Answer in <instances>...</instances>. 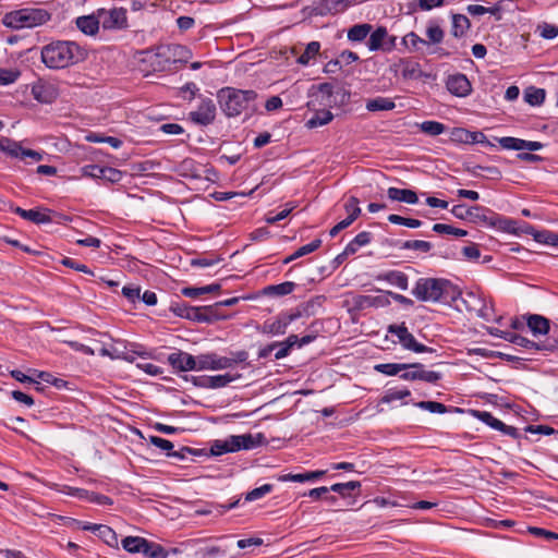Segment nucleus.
Listing matches in <instances>:
<instances>
[{"label": "nucleus", "instance_id": "c9c22d12", "mask_svg": "<svg viewBox=\"0 0 558 558\" xmlns=\"http://www.w3.org/2000/svg\"><path fill=\"white\" fill-rule=\"evenodd\" d=\"M333 119V114L329 110L316 111L315 114L307 120L306 126L315 129L328 124Z\"/></svg>", "mask_w": 558, "mask_h": 558}, {"label": "nucleus", "instance_id": "0eeeda50", "mask_svg": "<svg viewBox=\"0 0 558 558\" xmlns=\"http://www.w3.org/2000/svg\"><path fill=\"white\" fill-rule=\"evenodd\" d=\"M246 359L245 352H239L236 359L220 356L217 353H205L196 356V371H220L234 366Z\"/></svg>", "mask_w": 558, "mask_h": 558}, {"label": "nucleus", "instance_id": "de8ad7c7", "mask_svg": "<svg viewBox=\"0 0 558 558\" xmlns=\"http://www.w3.org/2000/svg\"><path fill=\"white\" fill-rule=\"evenodd\" d=\"M433 231L440 233V234H451V235H454L458 238H462L468 234L466 230L459 229V228H456L453 226L446 225V223H435L433 226Z\"/></svg>", "mask_w": 558, "mask_h": 558}, {"label": "nucleus", "instance_id": "0e129e2a", "mask_svg": "<svg viewBox=\"0 0 558 558\" xmlns=\"http://www.w3.org/2000/svg\"><path fill=\"white\" fill-rule=\"evenodd\" d=\"M325 474H326V471H324V470L298 473L294 476V482L295 483L311 482V481H315V480L324 476Z\"/></svg>", "mask_w": 558, "mask_h": 558}, {"label": "nucleus", "instance_id": "9d476101", "mask_svg": "<svg viewBox=\"0 0 558 558\" xmlns=\"http://www.w3.org/2000/svg\"><path fill=\"white\" fill-rule=\"evenodd\" d=\"M356 0H319L313 7L316 16L336 15L344 12L355 3Z\"/></svg>", "mask_w": 558, "mask_h": 558}, {"label": "nucleus", "instance_id": "f257e3e1", "mask_svg": "<svg viewBox=\"0 0 558 558\" xmlns=\"http://www.w3.org/2000/svg\"><path fill=\"white\" fill-rule=\"evenodd\" d=\"M85 47L73 40H53L41 47L40 59L51 70H63L87 59Z\"/></svg>", "mask_w": 558, "mask_h": 558}, {"label": "nucleus", "instance_id": "13d9d810", "mask_svg": "<svg viewBox=\"0 0 558 558\" xmlns=\"http://www.w3.org/2000/svg\"><path fill=\"white\" fill-rule=\"evenodd\" d=\"M498 143L504 149H508V150H522V146H523L522 138H517V137H511V136L500 137L498 140Z\"/></svg>", "mask_w": 558, "mask_h": 558}, {"label": "nucleus", "instance_id": "4be33fe9", "mask_svg": "<svg viewBox=\"0 0 558 558\" xmlns=\"http://www.w3.org/2000/svg\"><path fill=\"white\" fill-rule=\"evenodd\" d=\"M526 325L533 336H545L549 332V320L544 316L533 314L527 317Z\"/></svg>", "mask_w": 558, "mask_h": 558}, {"label": "nucleus", "instance_id": "bf43d9fd", "mask_svg": "<svg viewBox=\"0 0 558 558\" xmlns=\"http://www.w3.org/2000/svg\"><path fill=\"white\" fill-rule=\"evenodd\" d=\"M512 3L513 0H499L493 7H487V13L495 16L497 21H500L502 19V12Z\"/></svg>", "mask_w": 558, "mask_h": 558}, {"label": "nucleus", "instance_id": "b1692460", "mask_svg": "<svg viewBox=\"0 0 558 558\" xmlns=\"http://www.w3.org/2000/svg\"><path fill=\"white\" fill-rule=\"evenodd\" d=\"M296 284L292 281H284L279 284H270L263 289V293L268 296H284L292 293Z\"/></svg>", "mask_w": 558, "mask_h": 558}, {"label": "nucleus", "instance_id": "37998d69", "mask_svg": "<svg viewBox=\"0 0 558 558\" xmlns=\"http://www.w3.org/2000/svg\"><path fill=\"white\" fill-rule=\"evenodd\" d=\"M401 345L404 349L413 351L415 353H424V352L432 351L430 348L426 347L423 343L417 342L411 332H409V335L403 339V341L401 342Z\"/></svg>", "mask_w": 558, "mask_h": 558}, {"label": "nucleus", "instance_id": "79ce46f5", "mask_svg": "<svg viewBox=\"0 0 558 558\" xmlns=\"http://www.w3.org/2000/svg\"><path fill=\"white\" fill-rule=\"evenodd\" d=\"M524 99L531 106H539L545 100V90L535 87L527 88L524 93Z\"/></svg>", "mask_w": 558, "mask_h": 558}, {"label": "nucleus", "instance_id": "393cba45", "mask_svg": "<svg viewBox=\"0 0 558 558\" xmlns=\"http://www.w3.org/2000/svg\"><path fill=\"white\" fill-rule=\"evenodd\" d=\"M179 174L184 178L199 179L202 171L199 165L194 159L186 158L179 165Z\"/></svg>", "mask_w": 558, "mask_h": 558}, {"label": "nucleus", "instance_id": "2eb2a0df", "mask_svg": "<svg viewBox=\"0 0 558 558\" xmlns=\"http://www.w3.org/2000/svg\"><path fill=\"white\" fill-rule=\"evenodd\" d=\"M14 213L21 218L32 221L36 225H45L52 221L49 215L50 210L46 208L23 209L21 207H16Z\"/></svg>", "mask_w": 558, "mask_h": 558}, {"label": "nucleus", "instance_id": "774afa93", "mask_svg": "<svg viewBox=\"0 0 558 558\" xmlns=\"http://www.w3.org/2000/svg\"><path fill=\"white\" fill-rule=\"evenodd\" d=\"M360 202L355 196H350L349 199L344 204V209L348 213V216L357 218L361 214V208L359 206Z\"/></svg>", "mask_w": 558, "mask_h": 558}, {"label": "nucleus", "instance_id": "473e14b6", "mask_svg": "<svg viewBox=\"0 0 558 558\" xmlns=\"http://www.w3.org/2000/svg\"><path fill=\"white\" fill-rule=\"evenodd\" d=\"M320 50L318 41H311L306 45L304 52L298 58L296 62L301 65H308L314 60Z\"/></svg>", "mask_w": 558, "mask_h": 558}, {"label": "nucleus", "instance_id": "8fccbe9b", "mask_svg": "<svg viewBox=\"0 0 558 558\" xmlns=\"http://www.w3.org/2000/svg\"><path fill=\"white\" fill-rule=\"evenodd\" d=\"M97 536L111 547L118 545L117 533L108 525L101 524Z\"/></svg>", "mask_w": 558, "mask_h": 558}, {"label": "nucleus", "instance_id": "f8f14e48", "mask_svg": "<svg viewBox=\"0 0 558 558\" xmlns=\"http://www.w3.org/2000/svg\"><path fill=\"white\" fill-rule=\"evenodd\" d=\"M301 312L294 313H281L279 314L275 320H267L263 325V332L278 336L283 335L288 328V326L301 317Z\"/></svg>", "mask_w": 558, "mask_h": 558}, {"label": "nucleus", "instance_id": "3c124183", "mask_svg": "<svg viewBox=\"0 0 558 558\" xmlns=\"http://www.w3.org/2000/svg\"><path fill=\"white\" fill-rule=\"evenodd\" d=\"M402 44L410 50L416 51L420 49V45H427V41L416 33L410 32L402 38Z\"/></svg>", "mask_w": 558, "mask_h": 558}, {"label": "nucleus", "instance_id": "423d86ee", "mask_svg": "<svg viewBox=\"0 0 558 558\" xmlns=\"http://www.w3.org/2000/svg\"><path fill=\"white\" fill-rule=\"evenodd\" d=\"M462 303L469 312H474L478 317L486 322L495 319V311L490 300L480 291H466L463 294H459Z\"/></svg>", "mask_w": 558, "mask_h": 558}, {"label": "nucleus", "instance_id": "9b49d317", "mask_svg": "<svg viewBox=\"0 0 558 558\" xmlns=\"http://www.w3.org/2000/svg\"><path fill=\"white\" fill-rule=\"evenodd\" d=\"M189 117L198 125H208L215 120L216 105L210 98H202L196 110L191 111Z\"/></svg>", "mask_w": 558, "mask_h": 558}, {"label": "nucleus", "instance_id": "6ab92c4d", "mask_svg": "<svg viewBox=\"0 0 558 558\" xmlns=\"http://www.w3.org/2000/svg\"><path fill=\"white\" fill-rule=\"evenodd\" d=\"M158 56H167L168 59H172L173 62H187L192 57V52L187 47L174 44L162 48V51H159Z\"/></svg>", "mask_w": 558, "mask_h": 558}, {"label": "nucleus", "instance_id": "c03bdc74", "mask_svg": "<svg viewBox=\"0 0 558 558\" xmlns=\"http://www.w3.org/2000/svg\"><path fill=\"white\" fill-rule=\"evenodd\" d=\"M21 76V71L16 68H1L0 66V86H7L15 83Z\"/></svg>", "mask_w": 558, "mask_h": 558}, {"label": "nucleus", "instance_id": "69168bd1", "mask_svg": "<svg viewBox=\"0 0 558 558\" xmlns=\"http://www.w3.org/2000/svg\"><path fill=\"white\" fill-rule=\"evenodd\" d=\"M123 296L131 303H135L141 298V288L135 284L124 286L122 288Z\"/></svg>", "mask_w": 558, "mask_h": 558}, {"label": "nucleus", "instance_id": "7c9ffc66", "mask_svg": "<svg viewBox=\"0 0 558 558\" xmlns=\"http://www.w3.org/2000/svg\"><path fill=\"white\" fill-rule=\"evenodd\" d=\"M169 551L166 550L160 544L145 541L143 556L146 558H168Z\"/></svg>", "mask_w": 558, "mask_h": 558}, {"label": "nucleus", "instance_id": "f704fd0d", "mask_svg": "<svg viewBox=\"0 0 558 558\" xmlns=\"http://www.w3.org/2000/svg\"><path fill=\"white\" fill-rule=\"evenodd\" d=\"M145 541H146V538L140 537V536H126L122 539L121 544H122L123 549L129 553L143 554Z\"/></svg>", "mask_w": 558, "mask_h": 558}, {"label": "nucleus", "instance_id": "ea45409f", "mask_svg": "<svg viewBox=\"0 0 558 558\" xmlns=\"http://www.w3.org/2000/svg\"><path fill=\"white\" fill-rule=\"evenodd\" d=\"M515 345H519V347H522V348H525V349H534V350H537V351H551L555 349V345L553 344H548V343H545V342H534L523 336L520 335L519 339H517V341L514 342Z\"/></svg>", "mask_w": 558, "mask_h": 558}, {"label": "nucleus", "instance_id": "5fc2aeb1", "mask_svg": "<svg viewBox=\"0 0 558 558\" xmlns=\"http://www.w3.org/2000/svg\"><path fill=\"white\" fill-rule=\"evenodd\" d=\"M432 243L423 240H409L403 242L401 248L403 250H414L423 253H427L432 250Z\"/></svg>", "mask_w": 558, "mask_h": 558}, {"label": "nucleus", "instance_id": "4d7b16f0", "mask_svg": "<svg viewBox=\"0 0 558 558\" xmlns=\"http://www.w3.org/2000/svg\"><path fill=\"white\" fill-rule=\"evenodd\" d=\"M271 490H272L271 484H264V485L256 487V488L252 489L251 492H248L245 495V501L251 502V501L258 500V499L263 498L264 496H266L267 494H269Z\"/></svg>", "mask_w": 558, "mask_h": 558}, {"label": "nucleus", "instance_id": "bb28decb", "mask_svg": "<svg viewBox=\"0 0 558 558\" xmlns=\"http://www.w3.org/2000/svg\"><path fill=\"white\" fill-rule=\"evenodd\" d=\"M373 26L368 23L355 24L348 29V39L353 43L363 41L372 32Z\"/></svg>", "mask_w": 558, "mask_h": 558}, {"label": "nucleus", "instance_id": "c85d7f7f", "mask_svg": "<svg viewBox=\"0 0 558 558\" xmlns=\"http://www.w3.org/2000/svg\"><path fill=\"white\" fill-rule=\"evenodd\" d=\"M396 104L392 99L386 97H376L366 102V109L371 112L389 111L395 109Z\"/></svg>", "mask_w": 558, "mask_h": 558}, {"label": "nucleus", "instance_id": "aec40b11", "mask_svg": "<svg viewBox=\"0 0 558 558\" xmlns=\"http://www.w3.org/2000/svg\"><path fill=\"white\" fill-rule=\"evenodd\" d=\"M387 196L392 202H400L409 205H414L418 202L417 194L413 190L409 189L391 186L387 190Z\"/></svg>", "mask_w": 558, "mask_h": 558}, {"label": "nucleus", "instance_id": "dca6fc26", "mask_svg": "<svg viewBox=\"0 0 558 558\" xmlns=\"http://www.w3.org/2000/svg\"><path fill=\"white\" fill-rule=\"evenodd\" d=\"M496 213L483 206L470 207L469 220L474 223H480L486 227L494 226Z\"/></svg>", "mask_w": 558, "mask_h": 558}, {"label": "nucleus", "instance_id": "a19ab883", "mask_svg": "<svg viewBox=\"0 0 558 558\" xmlns=\"http://www.w3.org/2000/svg\"><path fill=\"white\" fill-rule=\"evenodd\" d=\"M410 395H411V391L407 388H404V389L389 388L386 390L385 395L381 397L380 402L381 403H391L393 401L403 400L404 398L409 397Z\"/></svg>", "mask_w": 558, "mask_h": 558}, {"label": "nucleus", "instance_id": "f3484780", "mask_svg": "<svg viewBox=\"0 0 558 558\" xmlns=\"http://www.w3.org/2000/svg\"><path fill=\"white\" fill-rule=\"evenodd\" d=\"M76 27L85 35L94 36L98 33L100 20L98 12L90 15L78 16L75 21Z\"/></svg>", "mask_w": 558, "mask_h": 558}, {"label": "nucleus", "instance_id": "49530a36", "mask_svg": "<svg viewBox=\"0 0 558 558\" xmlns=\"http://www.w3.org/2000/svg\"><path fill=\"white\" fill-rule=\"evenodd\" d=\"M388 221L393 225L405 226L411 229L420 228L423 225V222L418 219L405 218V217L399 216L397 214L389 215Z\"/></svg>", "mask_w": 558, "mask_h": 558}, {"label": "nucleus", "instance_id": "e433bc0d", "mask_svg": "<svg viewBox=\"0 0 558 558\" xmlns=\"http://www.w3.org/2000/svg\"><path fill=\"white\" fill-rule=\"evenodd\" d=\"M411 366L409 364L403 363H383L375 365V369L384 375L387 376H396L401 371H405L410 368Z\"/></svg>", "mask_w": 558, "mask_h": 558}, {"label": "nucleus", "instance_id": "a18cd8bd", "mask_svg": "<svg viewBox=\"0 0 558 558\" xmlns=\"http://www.w3.org/2000/svg\"><path fill=\"white\" fill-rule=\"evenodd\" d=\"M420 129L425 134L437 136L445 132L446 126L438 121H424L420 124Z\"/></svg>", "mask_w": 558, "mask_h": 558}, {"label": "nucleus", "instance_id": "4c0bfd02", "mask_svg": "<svg viewBox=\"0 0 558 558\" xmlns=\"http://www.w3.org/2000/svg\"><path fill=\"white\" fill-rule=\"evenodd\" d=\"M426 36L428 38L427 44H440L444 40L445 33L436 22L429 21L426 27Z\"/></svg>", "mask_w": 558, "mask_h": 558}, {"label": "nucleus", "instance_id": "338daca9", "mask_svg": "<svg viewBox=\"0 0 558 558\" xmlns=\"http://www.w3.org/2000/svg\"><path fill=\"white\" fill-rule=\"evenodd\" d=\"M86 500L99 506H111L113 504V500L110 497L89 490Z\"/></svg>", "mask_w": 558, "mask_h": 558}, {"label": "nucleus", "instance_id": "2f4dec72", "mask_svg": "<svg viewBox=\"0 0 558 558\" xmlns=\"http://www.w3.org/2000/svg\"><path fill=\"white\" fill-rule=\"evenodd\" d=\"M383 279L401 290L408 289V276L402 271L390 270L383 276Z\"/></svg>", "mask_w": 558, "mask_h": 558}, {"label": "nucleus", "instance_id": "7ed1b4c3", "mask_svg": "<svg viewBox=\"0 0 558 558\" xmlns=\"http://www.w3.org/2000/svg\"><path fill=\"white\" fill-rule=\"evenodd\" d=\"M217 98L220 108L228 117H238L244 111H255L257 98L256 92L248 89L242 90L233 87L221 88Z\"/></svg>", "mask_w": 558, "mask_h": 558}, {"label": "nucleus", "instance_id": "c756f323", "mask_svg": "<svg viewBox=\"0 0 558 558\" xmlns=\"http://www.w3.org/2000/svg\"><path fill=\"white\" fill-rule=\"evenodd\" d=\"M220 289L219 283H211L204 287H185L181 290L182 294L186 298L195 299L203 294L216 292Z\"/></svg>", "mask_w": 558, "mask_h": 558}, {"label": "nucleus", "instance_id": "09e8293b", "mask_svg": "<svg viewBox=\"0 0 558 558\" xmlns=\"http://www.w3.org/2000/svg\"><path fill=\"white\" fill-rule=\"evenodd\" d=\"M361 487V483L357 481H351L348 483H337L330 486V490L340 494L343 497L350 495V492L359 489Z\"/></svg>", "mask_w": 558, "mask_h": 558}, {"label": "nucleus", "instance_id": "1a4fd4ad", "mask_svg": "<svg viewBox=\"0 0 558 558\" xmlns=\"http://www.w3.org/2000/svg\"><path fill=\"white\" fill-rule=\"evenodd\" d=\"M390 71L395 74L401 73L404 80H420L425 76L421 64L410 58H400L390 65Z\"/></svg>", "mask_w": 558, "mask_h": 558}, {"label": "nucleus", "instance_id": "864d4df0", "mask_svg": "<svg viewBox=\"0 0 558 558\" xmlns=\"http://www.w3.org/2000/svg\"><path fill=\"white\" fill-rule=\"evenodd\" d=\"M414 405L430 413L444 414L447 412V407L436 401H418Z\"/></svg>", "mask_w": 558, "mask_h": 558}, {"label": "nucleus", "instance_id": "680f3d73", "mask_svg": "<svg viewBox=\"0 0 558 558\" xmlns=\"http://www.w3.org/2000/svg\"><path fill=\"white\" fill-rule=\"evenodd\" d=\"M59 492L64 494V495H69L71 497L77 498L80 500H86V497H87V494H88L87 489L78 488V487H72V486H68V485L62 486L59 489Z\"/></svg>", "mask_w": 558, "mask_h": 558}, {"label": "nucleus", "instance_id": "6e6552de", "mask_svg": "<svg viewBox=\"0 0 558 558\" xmlns=\"http://www.w3.org/2000/svg\"><path fill=\"white\" fill-rule=\"evenodd\" d=\"M100 25L104 29H124L128 27L126 10L123 8L98 9Z\"/></svg>", "mask_w": 558, "mask_h": 558}, {"label": "nucleus", "instance_id": "4468645a", "mask_svg": "<svg viewBox=\"0 0 558 558\" xmlns=\"http://www.w3.org/2000/svg\"><path fill=\"white\" fill-rule=\"evenodd\" d=\"M448 90L457 97H466L472 92V86L466 75L457 73L447 80Z\"/></svg>", "mask_w": 558, "mask_h": 558}, {"label": "nucleus", "instance_id": "20e7f679", "mask_svg": "<svg viewBox=\"0 0 558 558\" xmlns=\"http://www.w3.org/2000/svg\"><path fill=\"white\" fill-rule=\"evenodd\" d=\"M51 15L48 11L39 8H22L5 13L2 24L11 29L34 28L46 24Z\"/></svg>", "mask_w": 558, "mask_h": 558}, {"label": "nucleus", "instance_id": "e2e57ef3", "mask_svg": "<svg viewBox=\"0 0 558 558\" xmlns=\"http://www.w3.org/2000/svg\"><path fill=\"white\" fill-rule=\"evenodd\" d=\"M322 245V240L319 239H315L313 240L311 243L308 244H305L301 247H299L294 253H293V257H302V256H305L307 254H311L313 253L314 251H316L317 248H319V246Z\"/></svg>", "mask_w": 558, "mask_h": 558}, {"label": "nucleus", "instance_id": "39448f33", "mask_svg": "<svg viewBox=\"0 0 558 558\" xmlns=\"http://www.w3.org/2000/svg\"><path fill=\"white\" fill-rule=\"evenodd\" d=\"M262 440V434H257L256 436L252 434L231 435L225 439L214 440L210 446V452L213 456H222L229 452L250 450L259 446Z\"/></svg>", "mask_w": 558, "mask_h": 558}, {"label": "nucleus", "instance_id": "f03ea898", "mask_svg": "<svg viewBox=\"0 0 558 558\" xmlns=\"http://www.w3.org/2000/svg\"><path fill=\"white\" fill-rule=\"evenodd\" d=\"M412 294L423 302L448 303L456 301L460 291L449 280L441 278H421L416 281Z\"/></svg>", "mask_w": 558, "mask_h": 558}, {"label": "nucleus", "instance_id": "6e6d98bb", "mask_svg": "<svg viewBox=\"0 0 558 558\" xmlns=\"http://www.w3.org/2000/svg\"><path fill=\"white\" fill-rule=\"evenodd\" d=\"M0 149L11 157L20 158L22 146L16 142L5 138L0 141Z\"/></svg>", "mask_w": 558, "mask_h": 558}, {"label": "nucleus", "instance_id": "5701e85b", "mask_svg": "<svg viewBox=\"0 0 558 558\" xmlns=\"http://www.w3.org/2000/svg\"><path fill=\"white\" fill-rule=\"evenodd\" d=\"M149 442L160 450L165 451L168 457H174L179 459H184V452H190L189 448H182L181 451H173V444L165 438L158 436H150Z\"/></svg>", "mask_w": 558, "mask_h": 558}, {"label": "nucleus", "instance_id": "052dcab7", "mask_svg": "<svg viewBox=\"0 0 558 558\" xmlns=\"http://www.w3.org/2000/svg\"><path fill=\"white\" fill-rule=\"evenodd\" d=\"M122 172L111 167H104L101 173V180L109 183H118L122 179Z\"/></svg>", "mask_w": 558, "mask_h": 558}, {"label": "nucleus", "instance_id": "cd10ccee", "mask_svg": "<svg viewBox=\"0 0 558 558\" xmlns=\"http://www.w3.org/2000/svg\"><path fill=\"white\" fill-rule=\"evenodd\" d=\"M388 36V32L385 27H377L374 32L369 33L367 40V47L371 51H377L384 47V41Z\"/></svg>", "mask_w": 558, "mask_h": 558}, {"label": "nucleus", "instance_id": "603ef678", "mask_svg": "<svg viewBox=\"0 0 558 558\" xmlns=\"http://www.w3.org/2000/svg\"><path fill=\"white\" fill-rule=\"evenodd\" d=\"M410 366L411 368H420L418 380L435 384L441 378V375L437 372L423 369V365L420 363L410 364Z\"/></svg>", "mask_w": 558, "mask_h": 558}, {"label": "nucleus", "instance_id": "a211bd4d", "mask_svg": "<svg viewBox=\"0 0 558 558\" xmlns=\"http://www.w3.org/2000/svg\"><path fill=\"white\" fill-rule=\"evenodd\" d=\"M526 226V223H524L523 226H519V222L517 220L506 218L501 215L496 214L493 228L510 234H519L525 233Z\"/></svg>", "mask_w": 558, "mask_h": 558}, {"label": "nucleus", "instance_id": "412c9836", "mask_svg": "<svg viewBox=\"0 0 558 558\" xmlns=\"http://www.w3.org/2000/svg\"><path fill=\"white\" fill-rule=\"evenodd\" d=\"M525 233L532 235L537 243L558 247V233L554 231H537L532 226H526Z\"/></svg>", "mask_w": 558, "mask_h": 558}, {"label": "nucleus", "instance_id": "a878e982", "mask_svg": "<svg viewBox=\"0 0 558 558\" xmlns=\"http://www.w3.org/2000/svg\"><path fill=\"white\" fill-rule=\"evenodd\" d=\"M471 27L470 20L463 14H452V26L451 34L460 38L466 34L469 28Z\"/></svg>", "mask_w": 558, "mask_h": 558}, {"label": "nucleus", "instance_id": "ddd939ff", "mask_svg": "<svg viewBox=\"0 0 558 558\" xmlns=\"http://www.w3.org/2000/svg\"><path fill=\"white\" fill-rule=\"evenodd\" d=\"M167 361L178 372H190L197 368L196 356L184 351L170 353Z\"/></svg>", "mask_w": 558, "mask_h": 558}, {"label": "nucleus", "instance_id": "72a5a7b5", "mask_svg": "<svg viewBox=\"0 0 558 558\" xmlns=\"http://www.w3.org/2000/svg\"><path fill=\"white\" fill-rule=\"evenodd\" d=\"M472 413L473 416L476 417L478 421L485 423L486 425L496 430H500L502 427H505V423L496 418L490 412L474 410L472 411Z\"/></svg>", "mask_w": 558, "mask_h": 558}, {"label": "nucleus", "instance_id": "58836bf2", "mask_svg": "<svg viewBox=\"0 0 558 558\" xmlns=\"http://www.w3.org/2000/svg\"><path fill=\"white\" fill-rule=\"evenodd\" d=\"M240 377V375H232V374H221V375H215L209 376V389H217L228 386L230 383L236 380Z\"/></svg>", "mask_w": 558, "mask_h": 558}]
</instances>
